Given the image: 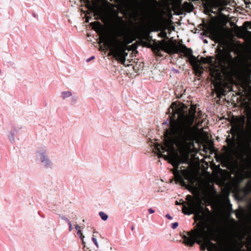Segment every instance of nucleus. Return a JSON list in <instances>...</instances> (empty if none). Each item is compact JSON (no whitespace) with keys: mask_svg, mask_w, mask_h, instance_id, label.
Segmentation results:
<instances>
[{"mask_svg":"<svg viewBox=\"0 0 251 251\" xmlns=\"http://www.w3.org/2000/svg\"><path fill=\"white\" fill-rule=\"evenodd\" d=\"M185 106L178 105L174 102L168 109L170 114L169 128L165 131L164 145L156 143L154 149L159 155L162 152L175 150V145L180 148L189 146V142H193L196 135V105H191L188 112L185 110Z\"/></svg>","mask_w":251,"mask_h":251,"instance_id":"obj_1","label":"nucleus"},{"mask_svg":"<svg viewBox=\"0 0 251 251\" xmlns=\"http://www.w3.org/2000/svg\"><path fill=\"white\" fill-rule=\"evenodd\" d=\"M218 237V229L214 223L208 224L207 221H201L195 227L187 232V235L182 236L183 243L192 247L195 243L201 245V250L215 251L216 245L212 241H216Z\"/></svg>","mask_w":251,"mask_h":251,"instance_id":"obj_2","label":"nucleus"},{"mask_svg":"<svg viewBox=\"0 0 251 251\" xmlns=\"http://www.w3.org/2000/svg\"><path fill=\"white\" fill-rule=\"evenodd\" d=\"M151 48L155 55L159 57L163 56L161 51L169 54L183 53L184 56L189 59L192 66L197 68L200 67L199 60L198 58L193 55L192 50L182 44L180 43L177 45L176 41L175 42L171 40L167 41L166 39H162L160 41L154 40Z\"/></svg>","mask_w":251,"mask_h":251,"instance_id":"obj_3","label":"nucleus"},{"mask_svg":"<svg viewBox=\"0 0 251 251\" xmlns=\"http://www.w3.org/2000/svg\"><path fill=\"white\" fill-rule=\"evenodd\" d=\"M99 44L104 43L113 57L119 62L126 66V29L124 27L123 33L113 35L109 39L107 35H102L100 38Z\"/></svg>","mask_w":251,"mask_h":251,"instance_id":"obj_4","label":"nucleus"},{"mask_svg":"<svg viewBox=\"0 0 251 251\" xmlns=\"http://www.w3.org/2000/svg\"><path fill=\"white\" fill-rule=\"evenodd\" d=\"M216 60L218 66L211 68L210 71L212 77L219 79L222 76V71H226L230 69L232 62V56L230 52L220 49L216 55Z\"/></svg>","mask_w":251,"mask_h":251,"instance_id":"obj_5","label":"nucleus"},{"mask_svg":"<svg viewBox=\"0 0 251 251\" xmlns=\"http://www.w3.org/2000/svg\"><path fill=\"white\" fill-rule=\"evenodd\" d=\"M170 163L174 167V169L172 170V172L175 176V181L176 183L179 182L182 186L186 185L185 179L189 180L190 176L188 171L186 170H182L179 169V166L181 163V161L178 158L177 155L176 156H172L170 157Z\"/></svg>","mask_w":251,"mask_h":251,"instance_id":"obj_6","label":"nucleus"},{"mask_svg":"<svg viewBox=\"0 0 251 251\" xmlns=\"http://www.w3.org/2000/svg\"><path fill=\"white\" fill-rule=\"evenodd\" d=\"M140 64L137 62L133 61V59H128L126 60V75L129 77H133L136 76L137 73L139 70Z\"/></svg>","mask_w":251,"mask_h":251,"instance_id":"obj_7","label":"nucleus"},{"mask_svg":"<svg viewBox=\"0 0 251 251\" xmlns=\"http://www.w3.org/2000/svg\"><path fill=\"white\" fill-rule=\"evenodd\" d=\"M37 155L46 168L52 167L53 163L48 157L46 150L37 151Z\"/></svg>","mask_w":251,"mask_h":251,"instance_id":"obj_8","label":"nucleus"},{"mask_svg":"<svg viewBox=\"0 0 251 251\" xmlns=\"http://www.w3.org/2000/svg\"><path fill=\"white\" fill-rule=\"evenodd\" d=\"M186 200L188 201H190V202L188 204V207L186 206L185 204H183L182 212L185 214L189 215L192 214L194 210H196V206L197 205L195 203L193 200V197L191 195H187Z\"/></svg>","mask_w":251,"mask_h":251,"instance_id":"obj_9","label":"nucleus"},{"mask_svg":"<svg viewBox=\"0 0 251 251\" xmlns=\"http://www.w3.org/2000/svg\"><path fill=\"white\" fill-rule=\"evenodd\" d=\"M128 0H126V50L128 51H131L130 53V56L131 54H132L134 50H136L137 47L136 46H134L133 48H131V46L127 45L128 43L130 42L128 41V31H129V22H128Z\"/></svg>","mask_w":251,"mask_h":251,"instance_id":"obj_10","label":"nucleus"},{"mask_svg":"<svg viewBox=\"0 0 251 251\" xmlns=\"http://www.w3.org/2000/svg\"><path fill=\"white\" fill-rule=\"evenodd\" d=\"M246 155L247 152L246 151H242L239 153H238L236 155V163L239 162L241 165L245 166V165L248 162V159L246 157Z\"/></svg>","mask_w":251,"mask_h":251,"instance_id":"obj_11","label":"nucleus"},{"mask_svg":"<svg viewBox=\"0 0 251 251\" xmlns=\"http://www.w3.org/2000/svg\"><path fill=\"white\" fill-rule=\"evenodd\" d=\"M226 142L228 144V148L224 146V149H226L229 153H231L233 151V149L235 147V139L234 138L230 139L228 136L226 140Z\"/></svg>","mask_w":251,"mask_h":251,"instance_id":"obj_12","label":"nucleus"},{"mask_svg":"<svg viewBox=\"0 0 251 251\" xmlns=\"http://www.w3.org/2000/svg\"><path fill=\"white\" fill-rule=\"evenodd\" d=\"M203 212L206 213L208 216L211 215V213L207 207H203L200 204L196 206V210H194L192 213L202 214Z\"/></svg>","mask_w":251,"mask_h":251,"instance_id":"obj_13","label":"nucleus"},{"mask_svg":"<svg viewBox=\"0 0 251 251\" xmlns=\"http://www.w3.org/2000/svg\"><path fill=\"white\" fill-rule=\"evenodd\" d=\"M210 35L213 40H218L220 38V33L215 30H212L210 31Z\"/></svg>","mask_w":251,"mask_h":251,"instance_id":"obj_14","label":"nucleus"},{"mask_svg":"<svg viewBox=\"0 0 251 251\" xmlns=\"http://www.w3.org/2000/svg\"><path fill=\"white\" fill-rule=\"evenodd\" d=\"M203 6L206 10H208L209 12H212L213 6L210 3L208 2H205L203 3Z\"/></svg>","mask_w":251,"mask_h":251,"instance_id":"obj_15","label":"nucleus"},{"mask_svg":"<svg viewBox=\"0 0 251 251\" xmlns=\"http://www.w3.org/2000/svg\"><path fill=\"white\" fill-rule=\"evenodd\" d=\"M61 95L62 96V99L63 100L67 98L70 97L72 96V93L71 91H63L61 93Z\"/></svg>","mask_w":251,"mask_h":251,"instance_id":"obj_16","label":"nucleus"},{"mask_svg":"<svg viewBox=\"0 0 251 251\" xmlns=\"http://www.w3.org/2000/svg\"><path fill=\"white\" fill-rule=\"evenodd\" d=\"M125 76L121 75H120L117 77V79L118 80L119 83L120 85L125 86Z\"/></svg>","mask_w":251,"mask_h":251,"instance_id":"obj_17","label":"nucleus"},{"mask_svg":"<svg viewBox=\"0 0 251 251\" xmlns=\"http://www.w3.org/2000/svg\"><path fill=\"white\" fill-rule=\"evenodd\" d=\"M99 215L103 221H105L108 218V216L103 211H100Z\"/></svg>","mask_w":251,"mask_h":251,"instance_id":"obj_18","label":"nucleus"},{"mask_svg":"<svg viewBox=\"0 0 251 251\" xmlns=\"http://www.w3.org/2000/svg\"><path fill=\"white\" fill-rule=\"evenodd\" d=\"M77 233L80 239L82 240V244L84 245V247H85L86 246L85 245V242L83 240V239L85 237L83 235L82 232L80 230H78Z\"/></svg>","mask_w":251,"mask_h":251,"instance_id":"obj_19","label":"nucleus"},{"mask_svg":"<svg viewBox=\"0 0 251 251\" xmlns=\"http://www.w3.org/2000/svg\"><path fill=\"white\" fill-rule=\"evenodd\" d=\"M207 60H206V64H208L210 66H212L213 65V57L212 56H207L206 57Z\"/></svg>","mask_w":251,"mask_h":251,"instance_id":"obj_20","label":"nucleus"},{"mask_svg":"<svg viewBox=\"0 0 251 251\" xmlns=\"http://www.w3.org/2000/svg\"><path fill=\"white\" fill-rule=\"evenodd\" d=\"M14 136H15V134L13 132H10L8 135L9 139L10 140V141H11V143H13L15 142Z\"/></svg>","mask_w":251,"mask_h":251,"instance_id":"obj_21","label":"nucleus"},{"mask_svg":"<svg viewBox=\"0 0 251 251\" xmlns=\"http://www.w3.org/2000/svg\"><path fill=\"white\" fill-rule=\"evenodd\" d=\"M251 147V141L248 140L245 145V149L246 150H249Z\"/></svg>","mask_w":251,"mask_h":251,"instance_id":"obj_22","label":"nucleus"},{"mask_svg":"<svg viewBox=\"0 0 251 251\" xmlns=\"http://www.w3.org/2000/svg\"><path fill=\"white\" fill-rule=\"evenodd\" d=\"M92 240L93 242L94 243V244L96 246V247L97 248H99L98 243L97 239L95 237L94 235H93V237H92Z\"/></svg>","mask_w":251,"mask_h":251,"instance_id":"obj_23","label":"nucleus"},{"mask_svg":"<svg viewBox=\"0 0 251 251\" xmlns=\"http://www.w3.org/2000/svg\"><path fill=\"white\" fill-rule=\"evenodd\" d=\"M59 217L62 220H63L65 221H66L67 223H68L70 221L67 218L60 214L59 215Z\"/></svg>","mask_w":251,"mask_h":251,"instance_id":"obj_24","label":"nucleus"},{"mask_svg":"<svg viewBox=\"0 0 251 251\" xmlns=\"http://www.w3.org/2000/svg\"><path fill=\"white\" fill-rule=\"evenodd\" d=\"M77 97L76 96H73L72 97V102L75 103L77 100Z\"/></svg>","mask_w":251,"mask_h":251,"instance_id":"obj_25","label":"nucleus"},{"mask_svg":"<svg viewBox=\"0 0 251 251\" xmlns=\"http://www.w3.org/2000/svg\"><path fill=\"white\" fill-rule=\"evenodd\" d=\"M178 226V224L177 222L174 223L172 224V228L173 229H176Z\"/></svg>","mask_w":251,"mask_h":251,"instance_id":"obj_26","label":"nucleus"},{"mask_svg":"<svg viewBox=\"0 0 251 251\" xmlns=\"http://www.w3.org/2000/svg\"><path fill=\"white\" fill-rule=\"evenodd\" d=\"M206 60H207L206 57H202L201 58V62L203 64H206L205 62L206 61Z\"/></svg>","mask_w":251,"mask_h":251,"instance_id":"obj_27","label":"nucleus"},{"mask_svg":"<svg viewBox=\"0 0 251 251\" xmlns=\"http://www.w3.org/2000/svg\"><path fill=\"white\" fill-rule=\"evenodd\" d=\"M182 204L183 205L185 204V202H184V201L182 200H180V202H178L177 201H176V205H180V204Z\"/></svg>","mask_w":251,"mask_h":251,"instance_id":"obj_28","label":"nucleus"},{"mask_svg":"<svg viewBox=\"0 0 251 251\" xmlns=\"http://www.w3.org/2000/svg\"><path fill=\"white\" fill-rule=\"evenodd\" d=\"M95 58V56L94 55H93L91 57H90V58H88L86 59V61L87 62H90V61L94 59Z\"/></svg>","mask_w":251,"mask_h":251,"instance_id":"obj_29","label":"nucleus"},{"mask_svg":"<svg viewBox=\"0 0 251 251\" xmlns=\"http://www.w3.org/2000/svg\"><path fill=\"white\" fill-rule=\"evenodd\" d=\"M69 226V231H72V224H71V222L70 221H69L68 223H67Z\"/></svg>","mask_w":251,"mask_h":251,"instance_id":"obj_30","label":"nucleus"},{"mask_svg":"<svg viewBox=\"0 0 251 251\" xmlns=\"http://www.w3.org/2000/svg\"><path fill=\"white\" fill-rule=\"evenodd\" d=\"M148 211L150 214H152L154 213L155 211L152 208H150L148 209Z\"/></svg>","mask_w":251,"mask_h":251,"instance_id":"obj_31","label":"nucleus"},{"mask_svg":"<svg viewBox=\"0 0 251 251\" xmlns=\"http://www.w3.org/2000/svg\"><path fill=\"white\" fill-rule=\"evenodd\" d=\"M166 217L168 219H170V220L172 219V216L169 214H167L166 215Z\"/></svg>","mask_w":251,"mask_h":251,"instance_id":"obj_32","label":"nucleus"},{"mask_svg":"<svg viewBox=\"0 0 251 251\" xmlns=\"http://www.w3.org/2000/svg\"><path fill=\"white\" fill-rule=\"evenodd\" d=\"M161 37L168 38V37H167V33L165 32H164L163 34H162Z\"/></svg>","mask_w":251,"mask_h":251,"instance_id":"obj_33","label":"nucleus"},{"mask_svg":"<svg viewBox=\"0 0 251 251\" xmlns=\"http://www.w3.org/2000/svg\"><path fill=\"white\" fill-rule=\"evenodd\" d=\"M75 228L78 231V230H79V228H80V227L78 226V225H75Z\"/></svg>","mask_w":251,"mask_h":251,"instance_id":"obj_34","label":"nucleus"},{"mask_svg":"<svg viewBox=\"0 0 251 251\" xmlns=\"http://www.w3.org/2000/svg\"><path fill=\"white\" fill-rule=\"evenodd\" d=\"M249 24V22H246L244 23V25H248Z\"/></svg>","mask_w":251,"mask_h":251,"instance_id":"obj_35","label":"nucleus"},{"mask_svg":"<svg viewBox=\"0 0 251 251\" xmlns=\"http://www.w3.org/2000/svg\"><path fill=\"white\" fill-rule=\"evenodd\" d=\"M247 33L248 34H249L250 36H251V31H249L247 30Z\"/></svg>","mask_w":251,"mask_h":251,"instance_id":"obj_36","label":"nucleus"},{"mask_svg":"<svg viewBox=\"0 0 251 251\" xmlns=\"http://www.w3.org/2000/svg\"><path fill=\"white\" fill-rule=\"evenodd\" d=\"M126 12L125 11H123V15H124V16H126Z\"/></svg>","mask_w":251,"mask_h":251,"instance_id":"obj_37","label":"nucleus"},{"mask_svg":"<svg viewBox=\"0 0 251 251\" xmlns=\"http://www.w3.org/2000/svg\"><path fill=\"white\" fill-rule=\"evenodd\" d=\"M246 177L247 178H249V177H250V176H249V175H246Z\"/></svg>","mask_w":251,"mask_h":251,"instance_id":"obj_38","label":"nucleus"},{"mask_svg":"<svg viewBox=\"0 0 251 251\" xmlns=\"http://www.w3.org/2000/svg\"><path fill=\"white\" fill-rule=\"evenodd\" d=\"M229 157L231 158H232L233 157L232 155H231L230 154L229 155Z\"/></svg>","mask_w":251,"mask_h":251,"instance_id":"obj_39","label":"nucleus"},{"mask_svg":"<svg viewBox=\"0 0 251 251\" xmlns=\"http://www.w3.org/2000/svg\"><path fill=\"white\" fill-rule=\"evenodd\" d=\"M248 184H251V181H250L249 182H248Z\"/></svg>","mask_w":251,"mask_h":251,"instance_id":"obj_40","label":"nucleus"},{"mask_svg":"<svg viewBox=\"0 0 251 251\" xmlns=\"http://www.w3.org/2000/svg\"><path fill=\"white\" fill-rule=\"evenodd\" d=\"M204 42L207 43V41L206 40H204Z\"/></svg>","mask_w":251,"mask_h":251,"instance_id":"obj_41","label":"nucleus"},{"mask_svg":"<svg viewBox=\"0 0 251 251\" xmlns=\"http://www.w3.org/2000/svg\"><path fill=\"white\" fill-rule=\"evenodd\" d=\"M128 53V52H126V57L127 56Z\"/></svg>","mask_w":251,"mask_h":251,"instance_id":"obj_42","label":"nucleus"},{"mask_svg":"<svg viewBox=\"0 0 251 251\" xmlns=\"http://www.w3.org/2000/svg\"><path fill=\"white\" fill-rule=\"evenodd\" d=\"M98 23L99 24H100V22H98Z\"/></svg>","mask_w":251,"mask_h":251,"instance_id":"obj_43","label":"nucleus"},{"mask_svg":"<svg viewBox=\"0 0 251 251\" xmlns=\"http://www.w3.org/2000/svg\"><path fill=\"white\" fill-rule=\"evenodd\" d=\"M243 251H245V250H243Z\"/></svg>","mask_w":251,"mask_h":251,"instance_id":"obj_44","label":"nucleus"}]
</instances>
